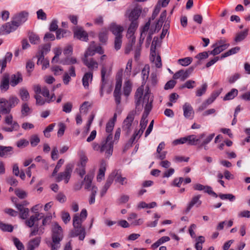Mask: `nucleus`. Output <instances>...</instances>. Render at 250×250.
I'll list each match as a JSON object with an SVG mask.
<instances>
[{"label":"nucleus","instance_id":"obj_1","mask_svg":"<svg viewBox=\"0 0 250 250\" xmlns=\"http://www.w3.org/2000/svg\"><path fill=\"white\" fill-rule=\"evenodd\" d=\"M19 102V99L16 96H11L8 100L0 98V114L6 115L4 118V123L11 125L10 127L2 128V130L6 132L17 131L20 128L19 125L16 121H13V116L10 114L11 109L15 107Z\"/></svg>","mask_w":250,"mask_h":250},{"label":"nucleus","instance_id":"obj_2","mask_svg":"<svg viewBox=\"0 0 250 250\" xmlns=\"http://www.w3.org/2000/svg\"><path fill=\"white\" fill-rule=\"evenodd\" d=\"M112 134H109L106 138L103 139L100 144L96 142L92 144V147L94 151H98L101 153H104L106 158L110 157L113 153V141Z\"/></svg>","mask_w":250,"mask_h":250},{"label":"nucleus","instance_id":"obj_3","mask_svg":"<svg viewBox=\"0 0 250 250\" xmlns=\"http://www.w3.org/2000/svg\"><path fill=\"white\" fill-rule=\"evenodd\" d=\"M205 133H203L199 135L197 138L195 135H190L186 137V141L188 145L190 146H198L199 148L203 147L205 150H207L208 148L207 146L213 139L215 136L214 133H212L208 135L202 143H200V140L205 137Z\"/></svg>","mask_w":250,"mask_h":250},{"label":"nucleus","instance_id":"obj_4","mask_svg":"<svg viewBox=\"0 0 250 250\" xmlns=\"http://www.w3.org/2000/svg\"><path fill=\"white\" fill-rule=\"evenodd\" d=\"M136 113L135 110L130 111L123 123V131L125 132L126 135H128L132 130V124Z\"/></svg>","mask_w":250,"mask_h":250},{"label":"nucleus","instance_id":"obj_5","mask_svg":"<svg viewBox=\"0 0 250 250\" xmlns=\"http://www.w3.org/2000/svg\"><path fill=\"white\" fill-rule=\"evenodd\" d=\"M73 169V165L71 164H68L66 165L63 172H60L56 178V181L60 182L62 180L67 184L71 177V173Z\"/></svg>","mask_w":250,"mask_h":250},{"label":"nucleus","instance_id":"obj_6","mask_svg":"<svg viewBox=\"0 0 250 250\" xmlns=\"http://www.w3.org/2000/svg\"><path fill=\"white\" fill-rule=\"evenodd\" d=\"M34 90L36 94H41L43 96L46 98V102L47 103L54 101L55 100V94H53L50 97L49 90L45 86H41L39 84L36 85L34 86Z\"/></svg>","mask_w":250,"mask_h":250},{"label":"nucleus","instance_id":"obj_7","mask_svg":"<svg viewBox=\"0 0 250 250\" xmlns=\"http://www.w3.org/2000/svg\"><path fill=\"white\" fill-rule=\"evenodd\" d=\"M153 98L150 97V92L148 87L143 97V103L145 104V110L143 115L148 116L152 107Z\"/></svg>","mask_w":250,"mask_h":250},{"label":"nucleus","instance_id":"obj_8","mask_svg":"<svg viewBox=\"0 0 250 250\" xmlns=\"http://www.w3.org/2000/svg\"><path fill=\"white\" fill-rule=\"evenodd\" d=\"M19 27L14 20L10 22H7L0 27V34L6 35L15 31Z\"/></svg>","mask_w":250,"mask_h":250},{"label":"nucleus","instance_id":"obj_9","mask_svg":"<svg viewBox=\"0 0 250 250\" xmlns=\"http://www.w3.org/2000/svg\"><path fill=\"white\" fill-rule=\"evenodd\" d=\"M52 239H54L55 241L62 240L63 237V231L62 227L58 223L55 222L53 223L52 228Z\"/></svg>","mask_w":250,"mask_h":250},{"label":"nucleus","instance_id":"obj_10","mask_svg":"<svg viewBox=\"0 0 250 250\" xmlns=\"http://www.w3.org/2000/svg\"><path fill=\"white\" fill-rule=\"evenodd\" d=\"M193 70V67L189 68L185 71L182 69L180 70L173 75V78L174 79H180L181 81H184L189 76Z\"/></svg>","mask_w":250,"mask_h":250},{"label":"nucleus","instance_id":"obj_11","mask_svg":"<svg viewBox=\"0 0 250 250\" xmlns=\"http://www.w3.org/2000/svg\"><path fill=\"white\" fill-rule=\"evenodd\" d=\"M110 75L109 71H107V68L104 65H103L101 69V85L100 88V96L103 97L104 95V89L107 83L106 77L107 78Z\"/></svg>","mask_w":250,"mask_h":250},{"label":"nucleus","instance_id":"obj_12","mask_svg":"<svg viewBox=\"0 0 250 250\" xmlns=\"http://www.w3.org/2000/svg\"><path fill=\"white\" fill-rule=\"evenodd\" d=\"M74 229L70 232V236L75 237L79 236L80 240H83L85 236V228L82 226L74 227Z\"/></svg>","mask_w":250,"mask_h":250},{"label":"nucleus","instance_id":"obj_13","mask_svg":"<svg viewBox=\"0 0 250 250\" xmlns=\"http://www.w3.org/2000/svg\"><path fill=\"white\" fill-rule=\"evenodd\" d=\"M82 60L83 64L89 69V71L93 72L94 70L98 69L99 64L93 58H82Z\"/></svg>","mask_w":250,"mask_h":250},{"label":"nucleus","instance_id":"obj_14","mask_svg":"<svg viewBox=\"0 0 250 250\" xmlns=\"http://www.w3.org/2000/svg\"><path fill=\"white\" fill-rule=\"evenodd\" d=\"M195 190L202 191L203 190L205 193H207L214 197H217V194L214 192L211 187L208 186H204L201 184H196L193 187Z\"/></svg>","mask_w":250,"mask_h":250},{"label":"nucleus","instance_id":"obj_15","mask_svg":"<svg viewBox=\"0 0 250 250\" xmlns=\"http://www.w3.org/2000/svg\"><path fill=\"white\" fill-rule=\"evenodd\" d=\"M201 197V195H197L192 198L185 210L186 213H188L194 206L196 207L200 206L202 204V201L200 199Z\"/></svg>","mask_w":250,"mask_h":250},{"label":"nucleus","instance_id":"obj_16","mask_svg":"<svg viewBox=\"0 0 250 250\" xmlns=\"http://www.w3.org/2000/svg\"><path fill=\"white\" fill-rule=\"evenodd\" d=\"M28 13L25 11H22L18 14L15 15L14 18V21L19 26L27 20Z\"/></svg>","mask_w":250,"mask_h":250},{"label":"nucleus","instance_id":"obj_17","mask_svg":"<svg viewBox=\"0 0 250 250\" xmlns=\"http://www.w3.org/2000/svg\"><path fill=\"white\" fill-rule=\"evenodd\" d=\"M10 76L8 74H4L1 79L0 89L2 92H6L9 88Z\"/></svg>","mask_w":250,"mask_h":250},{"label":"nucleus","instance_id":"obj_18","mask_svg":"<svg viewBox=\"0 0 250 250\" xmlns=\"http://www.w3.org/2000/svg\"><path fill=\"white\" fill-rule=\"evenodd\" d=\"M22 76L19 72H17L15 74H12L10 77V84L13 87L16 86L19 83L22 82Z\"/></svg>","mask_w":250,"mask_h":250},{"label":"nucleus","instance_id":"obj_19","mask_svg":"<svg viewBox=\"0 0 250 250\" xmlns=\"http://www.w3.org/2000/svg\"><path fill=\"white\" fill-rule=\"evenodd\" d=\"M75 68L73 66H71L69 69V73L65 72L63 76V82L66 85L68 84L71 80V77H76Z\"/></svg>","mask_w":250,"mask_h":250},{"label":"nucleus","instance_id":"obj_20","mask_svg":"<svg viewBox=\"0 0 250 250\" xmlns=\"http://www.w3.org/2000/svg\"><path fill=\"white\" fill-rule=\"evenodd\" d=\"M184 116L186 118L192 117L194 115V110L191 105L188 103H186L183 106Z\"/></svg>","mask_w":250,"mask_h":250},{"label":"nucleus","instance_id":"obj_21","mask_svg":"<svg viewBox=\"0 0 250 250\" xmlns=\"http://www.w3.org/2000/svg\"><path fill=\"white\" fill-rule=\"evenodd\" d=\"M43 217L42 213H38L35 215H32L25 222V224L29 227L31 228L34 226L36 221H38Z\"/></svg>","mask_w":250,"mask_h":250},{"label":"nucleus","instance_id":"obj_22","mask_svg":"<svg viewBox=\"0 0 250 250\" xmlns=\"http://www.w3.org/2000/svg\"><path fill=\"white\" fill-rule=\"evenodd\" d=\"M92 79L93 72L92 71H88L84 74L82 82L85 88H88L89 83L92 82Z\"/></svg>","mask_w":250,"mask_h":250},{"label":"nucleus","instance_id":"obj_23","mask_svg":"<svg viewBox=\"0 0 250 250\" xmlns=\"http://www.w3.org/2000/svg\"><path fill=\"white\" fill-rule=\"evenodd\" d=\"M110 30L115 36V37L123 36L122 32L124 31V28L121 25L113 23L110 27Z\"/></svg>","mask_w":250,"mask_h":250},{"label":"nucleus","instance_id":"obj_24","mask_svg":"<svg viewBox=\"0 0 250 250\" xmlns=\"http://www.w3.org/2000/svg\"><path fill=\"white\" fill-rule=\"evenodd\" d=\"M15 206L20 211V217L22 219H25L29 215V209L23 207L22 205L15 204Z\"/></svg>","mask_w":250,"mask_h":250},{"label":"nucleus","instance_id":"obj_25","mask_svg":"<svg viewBox=\"0 0 250 250\" xmlns=\"http://www.w3.org/2000/svg\"><path fill=\"white\" fill-rule=\"evenodd\" d=\"M144 92V88L143 86L139 87L137 88L135 94V105L136 108L139 106L142 102V98L143 94Z\"/></svg>","mask_w":250,"mask_h":250},{"label":"nucleus","instance_id":"obj_26","mask_svg":"<svg viewBox=\"0 0 250 250\" xmlns=\"http://www.w3.org/2000/svg\"><path fill=\"white\" fill-rule=\"evenodd\" d=\"M12 53L11 52H7L5 55L4 58L0 60V67H1V72H2L6 66L7 62H10L12 58Z\"/></svg>","mask_w":250,"mask_h":250},{"label":"nucleus","instance_id":"obj_27","mask_svg":"<svg viewBox=\"0 0 250 250\" xmlns=\"http://www.w3.org/2000/svg\"><path fill=\"white\" fill-rule=\"evenodd\" d=\"M13 147L11 146H0V156L7 157L13 154Z\"/></svg>","mask_w":250,"mask_h":250},{"label":"nucleus","instance_id":"obj_28","mask_svg":"<svg viewBox=\"0 0 250 250\" xmlns=\"http://www.w3.org/2000/svg\"><path fill=\"white\" fill-rule=\"evenodd\" d=\"M106 170V163L102 161L101 163V167L99 170V172L97 176V180L98 182H101L104 177L105 171Z\"/></svg>","mask_w":250,"mask_h":250},{"label":"nucleus","instance_id":"obj_29","mask_svg":"<svg viewBox=\"0 0 250 250\" xmlns=\"http://www.w3.org/2000/svg\"><path fill=\"white\" fill-rule=\"evenodd\" d=\"M112 173H115L114 175V179L116 182L120 183L122 185L127 184V180L125 177H123L121 176V172L119 170H115Z\"/></svg>","mask_w":250,"mask_h":250},{"label":"nucleus","instance_id":"obj_30","mask_svg":"<svg viewBox=\"0 0 250 250\" xmlns=\"http://www.w3.org/2000/svg\"><path fill=\"white\" fill-rule=\"evenodd\" d=\"M74 35L78 39L81 41L86 42L88 40L87 33L82 29L77 30L75 32Z\"/></svg>","mask_w":250,"mask_h":250},{"label":"nucleus","instance_id":"obj_31","mask_svg":"<svg viewBox=\"0 0 250 250\" xmlns=\"http://www.w3.org/2000/svg\"><path fill=\"white\" fill-rule=\"evenodd\" d=\"M44 229V228L42 226L39 227L38 225H36L31 229L29 235L30 237L35 236L37 235H41L43 233Z\"/></svg>","mask_w":250,"mask_h":250},{"label":"nucleus","instance_id":"obj_32","mask_svg":"<svg viewBox=\"0 0 250 250\" xmlns=\"http://www.w3.org/2000/svg\"><path fill=\"white\" fill-rule=\"evenodd\" d=\"M229 46V43L224 44L223 45H217L214 49L210 52V54L213 55H216L220 53L223 50L227 49Z\"/></svg>","mask_w":250,"mask_h":250},{"label":"nucleus","instance_id":"obj_33","mask_svg":"<svg viewBox=\"0 0 250 250\" xmlns=\"http://www.w3.org/2000/svg\"><path fill=\"white\" fill-rule=\"evenodd\" d=\"M249 29H246L243 31L238 33L234 38L235 42H239L244 40L248 34Z\"/></svg>","mask_w":250,"mask_h":250},{"label":"nucleus","instance_id":"obj_34","mask_svg":"<svg viewBox=\"0 0 250 250\" xmlns=\"http://www.w3.org/2000/svg\"><path fill=\"white\" fill-rule=\"evenodd\" d=\"M141 12L137 9H133L131 11L129 16L128 19L131 22H138L137 20L140 16Z\"/></svg>","mask_w":250,"mask_h":250},{"label":"nucleus","instance_id":"obj_35","mask_svg":"<svg viewBox=\"0 0 250 250\" xmlns=\"http://www.w3.org/2000/svg\"><path fill=\"white\" fill-rule=\"evenodd\" d=\"M138 27V22H131L127 32V36L132 37Z\"/></svg>","mask_w":250,"mask_h":250},{"label":"nucleus","instance_id":"obj_36","mask_svg":"<svg viewBox=\"0 0 250 250\" xmlns=\"http://www.w3.org/2000/svg\"><path fill=\"white\" fill-rule=\"evenodd\" d=\"M28 36L29 38V40L31 44H36L40 42V37L35 33L33 32H29Z\"/></svg>","mask_w":250,"mask_h":250},{"label":"nucleus","instance_id":"obj_37","mask_svg":"<svg viewBox=\"0 0 250 250\" xmlns=\"http://www.w3.org/2000/svg\"><path fill=\"white\" fill-rule=\"evenodd\" d=\"M170 238L168 236H163L158 239L156 242L151 245V248L153 250L157 249L162 244L169 241Z\"/></svg>","mask_w":250,"mask_h":250},{"label":"nucleus","instance_id":"obj_38","mask_svg":"<svg viewBox=\"0 0 250 250\" xmlns=\"http://www.w3.org/2000/svg\"><path fill=\"white\" fill-rule=\"evenodd\" d=\"M40 47V50L38 54H40V59H42L43 58L44 55L47 54L48 52L50 51L51 45L50 43H47L43 45Z\"/></svg>","mask_w":250,"mask_h":250},{"label":"nucleus","instance_id":"obj_39","mask_svg":"<svg viewBox=\"0 0 250 250\" xmlns=\"http://www.w3.org/2000/svg\"><path fill=\"white\" fill-rule=\"evenodd\" d=\"M41 242V237H36L31 240L28 244V249H32L34 250L35 248L38 247Z\"/></svg>","mask_w":250,"mask_h":250},{"label":"nucleus","instance_id":"obj_40","mask_svg":"<svg viewBox=\"0 0 250 250\" xmlns=\"http://www.w3.org/2000/svg\"><path fill=\"white\" fill-rule=\"evenodd\" d=\"M238 91L235 88H232L223 98L224 101H228L234 99L237 95Z\"/></svg>","mask_w":250,"mask_h":250},{"label":"nucleus","instance_id":"obj_41","mask_svg":"<svg viewBox=\"0 0 250 250\" xmlns=\"http://www.w3.org/2000/svg\"><path fill=\"white\" fill-rule=\"evenodd\" d=\"M150 25V20H149L148 21L146 22L145 25L143 27L140 39V42L141 43H143L146 36V32L148 30Z\"/></svg>","mask_w":250,"mask_h":250},{"label":"nucleus","instance_id":"obj_42","mask_svg":"<svg viewBox=\"0 0 250 250\" xmlns=\"http://www.w3.org/2000/svg\"><path fill=\"white\" fill-rule=\"evenodd\" d=\"M132 90V84L129 81H127L125 83L123 87L124 94L128 97Z\"/></svg>","mask_w":250,"mask_h":250},{"label":"nucleus","instance_id":"obj_43","mask_svg":"<svg viewBox=\"0 0 250 250\" xmlns=\"http://www.w3.org/2000/svg\"><path fill=\"white\" fill-rule=\"evenodd\" d=\"M19 95L23 101H27L30 98L29 92L25 88H21L20 90Z\"/></svg>","mask_w":250,"mask_h":250},{"label":"nucleus","instance_id":"obj_44","mask_svg":"<svg viewBox=\"0 0 250 250\" xmlns=\"http://www.w3.org/2000/svg\"><path fill=\"white\" fill-rule=\"evenodd\" d=\"M95 54L94 42H92L84 53L83 58H88V56H93Z\"/></svg>","mask_w":250,"mask_h":250},{"label":"nucleus","instance_id":"obj_45","mask_svg":"<svg viewBox=\"0 0 250 250\" xmlns=\"http://www.w3.org/2000/svg\"><path fill=\"white\" fill-rule=\"evenodd\" d=\"M240 50V47L236 46L233 48H232L231 49H229L227 52L223 53L221 55V59L226 58L227 57H228L230 55L235 54L237 52H238Z\"/></svg>","mask_w":250,"mask_h":250},{"label":"nucleus","instance_id":"obj_46","mask_svg":"<svg viewBox=\"0 0 250 250\" xmlns=\"http://www.w3.org/2000/svg\"><path fill=\"white\" fill-rule=\"evenodd\" d=\"M93 179V176L91 175L87 174L84 178V188L86 189H89L91 187V183Z\"/></svg>","mask_w":250,"mask_h":250},{"label":"nucleus","instance_id":"obj_47","mask_svg":"<svg viewBox=\"0 0 250 250\" xmlns=\"http://www.w3.org/2000/svg\"><path fill=\"white\" fill-rule=\"evenodd\" d=\"M208 85L206 83L203 84L200 88L197 89L196 91V96L200 97L204 94L207 89Z\"/></svg>","mask_w":250,"mask_h":250},{"label":"nucleus","instance_id":"obj_48","mask_svg":"<svg viewBox=\"0 0 250 250\" xmlns=\"http://www.w3.org/2000/svg\"><path fill=\"white\" fill-rule=\"evenodd\" d=\"M60 63L63 65H70L77 63V60L75 58H66L63 60H62Z\"/></svg>","mask_w":250,"mask_h":250},{"label":"nucleus","instance_id":"obj_49","mask_svg":"<svg viewBox=\"0 0 250 250\" xmlns=\"http://www.w3.org/2000/svg\"><path fill=\"white\" fill-rule=\"evenodd\" d=\"M79 156L80 158V162L78 164L85 166L86 164L88 161V158L84 152L83 151H80L79 152Z\"/></svg>","mask_w":250,"mask_h":250},{"label":"nucleus","instance_id":"obj_50","mask_svg":"<svg viewBox=\"0 0 250 250\" xmlns=\"http://www.w3.org/2000/svg\"><path fill=\"white\" fill-rule=\"evenodd\" d=\"M192 61V58L191 57H186L178 60L179 63L184 66L188 65L191 63Z\"/></svg>","mask_w":250,"mask_h":250},{"label":"nucleus","instance_id":"obj_51","mask_svg":"<svg viewBox=\"0 0 250 250\" xmlns=\"http://www.w3.org/2000/svg\"><path fill=\"white\" fill-rule=\"evenodd\" d=\"M149 72V66L148 64H146L142 70V75L143 81H146L148 79Z\"/></svg>","mask_w":250,"mask_h":250},{"label":"nucleus","instance_id":"obj_52","mask_svg":"<svg viewBox=\"0 0 250 250\" xmlns=\"http://www.w3.org/2000/svg\"><path fill=\"white\" fill-rule=\"evenodd\" d=\"M122 38L123 36H118L117 37H115L114 41V48L116 50H119L121 47Z\"/></svg>","mask_w":250,"mask_h":250},{"label":"nucleus","instance_id":"obj_53","mask_svg":"<svg viewBox=\"0 0 250 250\" xmlns=\"http://www.w3.org/2000/svg\"><path fill=\"white\" fill-rule=\"evenodd\" d=\"M83 220L80 217L78 214H76L73 220V225L74 227L82 226V223Z\"/></svg>","mask_w":250,"mask_h":250},{"label":"nucleus","instance_id":"obj_54","mask_svg":"<svg viewBox=\"0 0 250 250\" xmlns=\"http://www.w3.org/2000/svg\"><path fill=\"white\" fill-rule=\"evenodd\" d=\"M40 139L37 135H33L30 138V142L32 146H36L39 143Z\"/></svg>","mask_w":250,"mask_h":250},{"label":"nucleus","instance_id":"obj_55","mask_svg":"<svg viewBox=\"0 0 250 250\" xmlns=\"http://www.w3.org/2000/svg\"><path fill=\"white\" fill-rule=\"evenodd\" d=\"M85 166H82L79 164L77 165V167L76 168V172L82 178L85 174Z\"/></svg>","mask_w":250,"mask_h":250},{"label":"nucleus","instance_id":"obj_56","mask_svg":"<svg viewBox=\"0 0 250 250\" xmlns=\"http://www.w3.org/2000/svg\"><path fill=\"white\" fill-rule=\"evenodd\" d=\"M64 161L62 159H61L58 161L57 164L56 166V167L52 173L51 176L52 177H54L57 174V173L58 172V171L59 170V169L61 168V167H62V166L64 163Z\"/></svg>","mask_w":250,"mask_h":250},{"label":"nucleus","instance_id":"obj_57","mask_svg":"<svg viewBox=\"0 0 250 250\" xmlns=\"http://www.w3.org/2000/svg\"><path fill=\"white\" fill-rule=\"evenodd\" d=\"M0 229L4 231L12 232L13 230V227L11 225L0 223Z\"/></svg>","mask_w":250,"mask_h":250},{"label":"nucleus","instance_id":"obj_58","mask_svg":"<svg viewBox=\"0 0 250 250\" xmlns=\"http://www.w3.org/2000/svg\"><path fill=\"white\" fill-rule=\"evenodd\" d=\"M195 82L193 80L187 81L183 85L181 86V88H187L191 89L195 87Z\"/></svg>","mask_w":250,"mask_h":250},{"label":"nucleus","instance_id":"obj_59","mask_svg":"<svg viewBox=\"0 0 250 250\" xmlns=\"http://www.w3.org/2000/svg\"><path fill=\"white\" fill-rule=\"evenodd\" d=\"M62 219L65 224H67L70 220L71 217L68 212L63 211L62 212Z\"/></svg>","mask_w":250,"mask_h":250},{"label":"nucleus","instance_id":"obj_60","mask_svg":"<svg viewBox=\"0 0 250 250\" xmlns=\"http://www.w3.org/2000/svg\"><path fill=\"white\" fill-rule=\"evenodd\" d=\"M15 194L21 199H24L27 196L26 192L20 189H16L15 190Z\"/></svg>","mask_w":250,"mask_h":250},{"label":"nucleus","instance_id":"obj_61","mask_svg":"<svg viewBox=\"0 0 250 250\" xmlns=\"http://www.w3.org/2000/svg\"><path fill=\"white\" fill-rule=\"evenodd\" d=\"M14 243L18 250H24V247L22 243L17 238H14Z\"/></svg>","mask_w":250,"mask_h":250},{"label":"nucleus","instance_id":"obj_62","mask_svg":"<svg viewBox=\"0 0 250 250\" xmlns=\"http://www.w3.org/2000/svg\"><path fill=\"white\" fill-rule=\"evenodd\" d=\"M147 116L146 115H142L140 125L141 126V129L145 130L146 126L148 123V120L147 119Z\"/></svg>","mask_w":250,"mask_h":250},{"label":"nucleus","instance_id":"obj_63","mask_svg":"<svg viewBox=\"0 0 250 250\" xmlns=\"http://www.w3.org/2000/svg\"><path fill=\"white\" fill-rule=\"evenodd\" d=\"M51 70L55 75H60L63 71V69L61 66L57 65L53 66Z\"/></svg>","mask_w":250,"mask_h":250},{"label":"nucleus","instance_id":"obj_64","mask_svg":"<svg viewBox=\"0 0 250 250\" xmlns=\"http://www.w3.org/2000/svg\"><path fill=\"white\" fill-rule=\"evenodd\" d=\"M61 241L56 240L52 239V242L51 243V250H58L60 247V242Z\"/></svg>","mask_w":250,"mask_h":250}]
</instances>
